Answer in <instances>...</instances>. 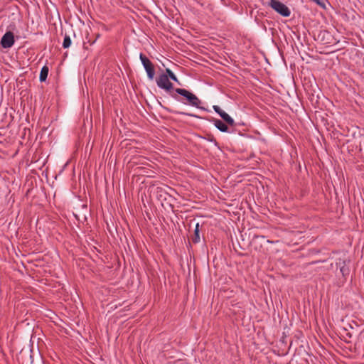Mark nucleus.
<instances>
[{
  "label": "nucleus",
  "mask_w": 364,
  "mask_h": 364,
  "mask_svg": "<svg viewBox=\"0 0 364 364\" xmlns=\"http://www.w3.org/2000/svg\"><path fill=\"white\" fill-rule=\"evenodd\" d=\"M175 91L177 94L186 97L190 105L196 107H199V105L201 102L196 95L182 88H176Z\"/></svg>",
  "instance_id": "nucleus-1"
},
{
  "label": "nucleus",
  "mask_w": 364,
  "mask_h": 364,
  "mask_svg": "<svg viewBox=\"0 0 364 364\" xmlns=\"http://www.w3.org/2000/svg\"><path fill=\"white\" fill-rule=\"evenodd\" d=\"M269 5L282 16L288 17L290 16L291 12L289 9L281 1L278 0H270Z\"/></svg>",
  "instance_id": "nucleus-2"
},
{
  "label": "nucleus",
  "mask_w": 364,
  "mask_h": 364,
  "mask_svg": "<svg viewBox=\"0 0 364 364\" xmlns=\"http://www.w3.org/2000/svg\"><path fill=\"white\" fill-rule=\"evenodd\" d=\"M140 60L145 69L147 77L150 80H152L155 75V70L153 63L151 60L145 56L143 53H140L139 55Z\"/></svg>",
  "instance_id": "nucleus-3"
},
{
  "label": "nucleus",
  "mask_w": 364,
  "mask_h": 364,
  "mask_svg": "<svg viewBox=\"0 0 364 364\" xmlns=\"http://www.w3.org/2000/svg\"><path fill=\"white\" fill-rule=\"evenodd\" d=\"M156 81L157 86L166 92H169L173 89V84L168 78V75L164 73L159 75Z\"/></svg>",
  "instance_id": "nucleus-4"
},
{
  "label": "nucleus",
  "mask_w": 364,
  "mask_h": 364,
  "mask_svg": "<svg viewBox=\"0 0 364 364\" xmlns=\"http://www.w3.org/2000/svg\"><path fill=\"white\" fill-rule=\"evenodd\" d=\"M15 43L14 35L11 31H7L1 38L0 45L3 48H11Z\"/></svg>",
  "instance_id": "nucleus-5"
},
{
  "label": "nucleus",
  "mask_w": 364,
  "mask_h": 364,
  "mask_svg": "<svg viewBox=\"0 0 364 364\" xmlns=\"http://www.w3.org/2000/svg\"><path fill=\"white\" fill-rule=\"evenodd\" d=\"M213 109L216 113H218L220 117L228 124L232 126L235 124L234 119L225 111H223L219 106L214 105L213 107Z\"/></svg>",
  "instance_id": "nucleus-6"
},
{
  "label": "nucleus",
  "mask_w": 364,
  "mask_h": 364,
  "mask_svg": "<svg viewBox=\"0 0 364 364\" xmlns=\"http://www.w3.org/2000/svg\"><path fill=\"white\" fill-rule=\"evenodd\" d=\"M349 261L346 260H341L340 259L339 262L337 263V264L340 267V272L342 274L343 276H347L350 273V269H349Z\"/></svg>",
  "instance_id": "nucleus-7"
},
{
  "label": "nucleus",
  "mask_w": 364,
  "mask_h": 364,
  "mask_svg": "<svg viewBox=\"0 0 364 364\" xmlns=\"http://www.w3.org/2000/svg\"><path fill=\"white\" fill-rule=\"evenodd\" d=\"M214 125L216 128H218L222 132H228V126L221 120L215 119L213 120Z\"/></svg>",
  "instance_id": "nucleus-8"
},
{
  "label": "nucleus",
  "mask_w": 364,
  "mask_h": 364,
  "mask_svg": "<svg viewBox=\"0 0 364 364\" xmlns=\"http://www.w3.org/2000/svg\"><path fill=\"white\" fill-rule=\"evenodd\" d=\"M48 68L47 66H43L42 68H41V73H40V76H39V80L41 82H44L46 81L47 77H48Z\"/></svg>",
  "instance_id": "nucleus-9"
},
{
  "label": "nucleus",
  "mask_w": 364,
  "mask_h": 364,
  "mask_svg": "<svg viewBox=\"0 0 364 364\" xmlns=\"http://www.w3.org/2000/svg\"><path fill=\"white\" fill-rule=\"evenodd\" d=\"M199 227H200L199 223H196V228L194 230V236L193 237V239H192L193 242L194 243H198L200 242Z\"/></svg>",
  "instance_id": "nucleus-10"
},
{
  "label": "nucleus",
  "mask_w": 364,
  "mask_h": 364,
  "mask_svg": "<svg viewBox=\"0 0 364 364\" xmlns=\"http://www.w3.org/2000/svg\"><path fill=\"white\" fill-rule=\"evenodd\" d=\"M166 75H168V78L169 79H171L172 80L178 82L179 85L181 84L177 78V77L176 76V75L169 69V68H166Z\"/></svg>",
  "instance_id": "nucleus-11"
},
{
  "label": "nucleus",
  "mask_w": 364,
  "mask_h": 364,
  "mask_svg": "<svg viewBox=\"0 0 364 364\" xmlns=\"http://www.w3.org/2000/svg\"><path fill=\"white\" fill-rule=\"evenodd\" d=\"M72 43L71 39L69 36L65 35L63 42V47L64 48H68Z\"/></svg>",
  "instance_id": "nucleus-12"
},
{
  "label": "nucleus",
  "mask_w": 364,
  "mask_h": 364,
  "mask_svg": "<svg viewBox=\"0 0 364 364\" xmlns=\"http://www.w3.org/2000/svg\"><path fill=\"white\" fill-rule=\"evenodd\" d=\"M313 1H315L316 3H317L318 4L321 5L320 0H313Z\"/></svg>",
  "instance_id": "nucleus-13"
},
{
  "label": "nucleus",
  "mask_w": 364,
  "mask_h": 364,
  "mask_svg": "<svg viewBox=\"0 0 364 364\" xmlns=\"http://www.w3.org/2000/svg\"><path fill=\"white\" fill-rule=\"evenodd\" d=\"M172 97H173V98H175V99H176V96H174V95H172Z\"/></svg>",
  "instance_id": "nucleus-14"
}]
</instances>
